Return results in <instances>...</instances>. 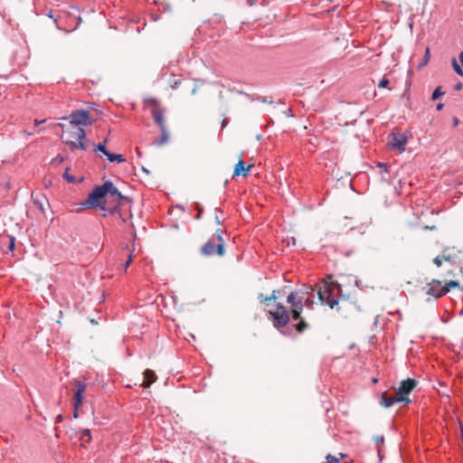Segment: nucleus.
Returning <instances> with one entry per match:
<instances>
[{
    "instance_id": "nucleus-1",
    "label": "nucleus",
    "mask_w": 463,
    "mask_h": 463,
    "mask_svg": "<svg viewBox=\"0 0 463 463\" xmlns=\"http://www.w3.org/2000/svg\"><path fill=\"white\" fill-rule=\"evenodd\" d=\"M124 202L130 203L131 200L123 195L111 181H106L102 185H96L80 205L82 209L99 208L113 213Z\"/></svg>"
},
{
    "instance_id": "nucleus-2",
    "label": "nucleus",
    "mask_w": 463,
    "mask_h": 463,
    "mask_svg": "<svg viewBox=\"0 0 463 463\" xmlns=\"http://www.w3.org/2000/svg\"><path fill=\"white\" fill-rule=\"evenodd\" d=\"M315 291H316V288L309 286V287H305V291H300V294H301V296H304V294H308L311 297H313ZM317 296H318V298H319V301L321 302V304L327 305L331 308H334L335 306H336L338 304V300L332 297V289L326 282H322L318 286V288L317 289ZM298 294H299V292H290L287 298L288 303L290 304L291 306L295 305V303H297V301H298L297 297Z\"/></svg>"
},
{
    "instance_id": "nucleus-3",
    "label": "nucleus",
    "mask_w": 463,
    "mask_h": 463,
    "mask_svg": "<svg viewBox=\"0 0 463 463\" xmlns=\"http://www.w3.org/2000/svg\"><path fill=\"white\" fill-rule=\"evenodd\" d=\"M59 126L61 127L69 137L64 139V143L69 146L71 151H74L75 149L85 151L87 149V146L84 142L86 132L82 128L71 125L66 128V126L61 123H60Z\"/></svg>"
},
{
    "instance_id": "nucleus-4",
    "label": "nucleus",
    "mask_w": 463,
    "mask_h": 463,
    "mask_svg": "<svg viewBox=\"0 0 463 463\" xmlns=\"http://www.w3.org/2000/svg\"><path fill=\"white\" fill-rule=\"evenodd\" d=\"M202 253L205 256L217 254L224 255V241L222 236V230H217L216 233L202 247Z\"/></svg>"
},
{
    "instance_id": "nucleus-5",
    "label": "nucleus",
    "mask_w": 463,
    "mask_h": 463,
    "mask_svg": "<svg viewBox=\"0 0 463 463\" xmlns=\"http://www.w3.org/2000/svg\"><path fill=\"white\" fill-rule=\"evenodd\" d=\"M70 118V125L80 127L81 126H90L92 125V120L90 119V113L85 109H76L73 110L70 116L62 117L61 119Z\"/></svg>"
},
{
    "instance_id": "nucleus-6",
    "label": "nucleus",
    "mask_w": 463,
    "mask_h": 463,
    "mask_svg": "<svg viewBox=\"0 0 463 463\" xmlns=\"http://www.w3.org/2000/svg\"><path fill=\"white\" fill-rule=\"evenodd\" d=\"M277 309L275 311H269V315L273 318V325L276 328L285 326L289 321V314L286 307L280 303L276 304Z\"/></svg>"
},
{
    "instance_id": "nucleus-7",
    "label": "nucleus",
    "mask_w": 463,
    "mask_h": 463,
    "mask_svg": "<svg viewBox=\"0 0 463 463\" xmlns=\"http://www.w3.org/2000/svg\"><path fill=\"white\" fill-rule=\"evenodd\" d=\"M408 142V136L404 133H392L389 140V146L391 149H397L399 152L405 150V146Z\"/></svg>"
},
{
    "instance_id": "nucleus-8",
    "label": "nucleus",
    "mask_w": 463,
    "mask_h": 463,
    "mask_svg": "<svg viewBox=\"0 0 463 463\" xmlns=\"http://www.w3.org/2000/svg\"><path fill=\"white\" fill-rule=\"evenodd\" d=\"M154 105V108L151 110V115L154 118V121L159 127L160 129L167 128L165 117H164V109L159 106L156 99H152L149 100Z\"/></svg>"
},
{
    "instance_id": "nucleus-9",
    "label": "nucleus",
    "mask_w": 463,
    "mask_h": 463,
    "mask_svg": "<svg viewBox=\"0 0 463 463\" xmlns=\"http://www.w3.org/2000/svg\"><path fill=\"white\" fill-rule=\"evenodd\" d=\"M449 292L448 287H443L439 280H432L428 284L427 294L439 298Z\"/></svg>"
},
{
    "instance_id": "nucleus-10",
    "label": "nucleus",
    "mask_w": 463,
    "mask_h": 463,
    "mask_svg": "<svg viewBox=\"0 0 463 463\" xmlns=\"http://www.w3.org/2000/svg\"><path fill=\"white\" fill-rule=\"evenodd\" d=\"M416 385V380L408 378L401 383L399 388L395 392V394L402 398H408L407 395L415 388Z\"/></svg>"
},
{
    "instance_id": "nucleus-11",
    "label": "nucleus",
    "mask_w": 463,
    "mask_h": 463,
    "mask_svg": "<svg viewBox=\"0 0 463 463\" xmlns=\"http://www.w3.org/2000/svg\"><path fill=\"white\" fill-rule=\"evenodd\" d=\"M411 401L409 398H402L401 396H397L394 394L393 396H388L386 392L383 393L381 399V405L385 408H390L396 402H405L410 403Z\"/></svg>"
},
{
    "instance_id": "nucleus-12",
    "label": "nucleus",
    "mask_w": 463,
    "mask_h": 463,
    "mask_svg": "<svg viewBox=\"0 0 463 463\" xmlns=\"http://www.w3.org/2000/svg\"><path fill=\"white\" fill-rule=\"evenodd\" d=\"M76 392L73 397V404L76 406H80L83 400V393L87 389V384L80 381L74 382Z\"/></svg>"
},
{
    "instance_id": "nucleus-13",
    "label": "nucleus",
    "mask_w": 463,
    "mask_h": 463,
    "mask_svg": "<svg viewBox=\"0 0 463 463\" xmlns=\"http://www.w3.org/2000/svg\"><path fill=\"white\" fill-rule=\"evenodd\" d=\"M144 381L142 383V386L144 388H148L150 385L156 382V373L153 370L146 369L143 373Z\"/></svg>"
},
{
    "instance_id": "nucleus-14",
    "label": "nucleus",
    "mask_w": 463,
    "mask_h": 463,
    "mask_svg": "<svg viewBox=\"0 0 463 463\" xmlns=\"http://www.w3.org/2000/svg\"><path fill=\"white\" fill-rule=\"evenodd\" d=\"M251 165H248L247 167L244 166V163L242 160H239V162L235 165L234 171H233V176L238 175H247L250 169Z\"/></svg>"
},
{
    "instance_id": "nucleus-15",
    "label": "nucleus",
    "mask_w": 463,
    "mask_h": 463,
    "mask_svg": "<svg viewBox=\"0 0 463 463\" xmlns=\"http://www.w3.org/2000/svg\"><path fill=\"white\" fill-rule=\"evenodd\" d=\"M304 303L312 305L313 301L310 299L309 297L305 298L304 296H298L297 303H295V305H292V309H298L299 310V312L302 313Z\"/></svg>"
},
{
    "instance_id": "nucleus-16",
    "label": "nucleus",
    "mask_w": 463,
    "mask_h": 463,
    "mask_svg": "<svg viewBox=\"0 0 463 463\" xmlns=\"http://www.w3.org/2000/svg\"><path fill=\"white\" fill-rule=\"evenodd\" d=\"M33 203L42 212L44 213V201L45 198L42 194H32Z\"/></svg>"
},
{
    "instance_id": "nucleus-17",
    "label": "nucleus",
    "mask_w": 463,
    "mask_h": 463,
    "mask_svg": "<svg viewBox=\"0 0 463 463\" xmlns=\"http://www.w3.org/2000/svg\"><path fill=\"white\" fill-rule=\"evenodd\" d=\"M162 136L159 139H156L153 142V144L156 146H161L165 144H166L169 140V134L167 128L165 129H160Z\"/></svg>"
},
{
    "instance_id": "nucleus-18",
    "label": "nucleus",
    "mask_w": 463,
    "mask_h": 463,
    "mask_svg": "<svg viewBox=\"0 0 463 463\" xmlns=\"http://www.w3.org/2000/svg\"><path fill=\"white\" fill-rule=\"evenodd\" d=\"M107 158L109 162H115L117 161L118 163H123L126 161V158L123 156V155L121 154H113V153H109L108 156H107Z\"/></svg>"
},
{
    "instance_id": "nucleus-19",
    "label": "nucleus",
    "mask_w": 463,
    "mask_h": 463,
    "mask_svg": "<svg viewBox=\"0 0 463 463\" xmlns=\"http://www.w3.org/2000/svg\"><path fill=\"white\" fill-rule=\"evenodd\" d=\"M90 439H91L90 430L84 429V430H80V439L81 440L82 444L85 442H90Z\"/></svg>"
},
{
    "instance_id": "nucleus-20",
    "label": "nucleus",
    "mask_w": 463,
    "mask_h": 463,
    "mask_svg": "<svg viewBox=\"0 0 463 463\" xmlns=\"http://www.w3.org/2000/svg\"><path fill=\"white\" fill-rule=\"evenodd\" d=\"M106 144H107V139H105L102 143H99L95 146V151H99V152H101L103 155H105L107 156L108 154L109 153V151L107 150Z\"/></svg>"
},
{
    "instance_id": "nucleus-21",
    "label": "nucleus",
    "mask_w": 463,
    "mask_h": 463,
    "mask_svg": "<svg viewBox=\"0 0 463 463\" xmlns=\"http://www.w3.org/2000/svg\"><path fill=\"white\" fill-rule=\"evenodd\" d=\"M280 290H273L269 297L264 298L265 303L269 304L271 300H276L280 296Z\"/></svg>"
},
{
    "instance_id": "nucleus-22",
    "label": "nucleus",
    "mask_w": 463,
    "mask_h": 463,
    "mask_svg": "<svg viewBox=\"0 0 463 463\" xmlns=\"http://www.w3.org/2000/svg\"><path fill=\"white\" fill-rule=\"evenodd\" d=\"M451 63L455 72L459 76H463V71L455 58L452 59Z\"/></svg>"
},
{
    "instance_id": "nucleus-23",
    "label": "nucleus",
    "mask_w": 463,
    "mask_h": 463,
    "mask_svg": "<svg viewBox=\"0 0 463 463\" xmlns=\"http://www.w3.org/2000/svg\"><path fill=\"white\" fill-rule=\"evenodd\" d=\"M444 94L443 91H441V88L438 87L435 89V90L432 93L431 99L433 100L438 99L439 97H441Z\"/></svg>"
},
{
    "instance_id": "nucleus-24",
    "label": "nucleus",
    "mask_w": 463,
    "mask_h": 463,
    "mask_svg": "<svg viewBox=\"0 0 463 463\" xmlns=\"http://www.w3.org/2000/svg\"><path fill=\"white\" fill-rule=\"evenodd\" d=\"M449 260V257H440V256H437L433 262L436 264L437 267H440L441 264H442V260Z\"/></svg>"
},
{
    "instance_id": "nucleus-25",
    "label": "nucleus",
    "mask_w": 463,
    "mask_h": 463,
    "mask_svg": "<svg viewBox=\"0 0 463 463\" xmlns=\"http://www.w3.org/2000/svg\"><path fill=\"white\" fill-rule=\"evenodd\" d=\"M9 244L8 249L10 251H13L15 245V238L12 235H8Z\"/></svg>"
},
{
    "instance_id": "nucleus-26",
    "label": "nucleus",
    "mask_w": 463,
    "mask_h": 463,
    "mask_svg": "<svg viewBox=\"0 0 463 463\" xmlns=\"http://www.w3.org/2000/svg\"><path fill=\"white\" fill-rule=\"evenodd\" d=\"M307 327V324L303 319H300V322L297 326V330L298 332H303L304 329H306Z\"/></svg>"
},
{
    "instance_id": "nucleus-27",
    "label": "nucleus",
    "mask_w": 463,
    "mask_h": 463,
    "mask_svg": "<svg viewBox=\"0 0 463 463\" xmlns=\"http://www.w3.org/2000/svg\"><path fill=\"white\" fill-rule=\"evenodd\" d=\"M326 463H340L339 459L332 455H327Z\"/></svg>"
},
{
    "instance_id": "nucleus-28",
    "label": "nucleus",
    "mask_w": 463,
    "mask_h": 463,
    "mask_svg": "<svg viewBox=\"0 0 463 463\" xmlns=\"http://www.w3.org/2000/svg\"><path fill=\"white\" fill-rule=\"evenodd\" d=\"M389 85V80L383 77L378 83L379 88H386Z\"/></svg>"
},
{
    "instance_id": "nucleus-29",
    "label": "nucleus",
    "mask_w": 463,
    "mask_h": 463,
    "mask_svg": "<svg viewBox=\"0 0 463 463\" xmlns=\"http://www.w3.org/2000/svg\"><path fill=\"white\" fill-rule=\"evenodd\" d=\"M291 314L294 320H298L300 318L301 312H299V310L292 309Z\"/></svg>"
},
{
    "instance_id": "nucleus-30",
    "label": "nucleus",
    "mask_w": 463,
    "mask_h": 463,
    "mask_svg": "<svg viewBox=\"0 0 463 463\" xmlns=\"http://www.w3.org/2000/svg\"><path fill=\"white\" fill-rule=\"evenodd\" d=\"M458 286V283L455 280H450L449 281L444 287H448L449 290L450 289V288H456Z\"/></svg>"
},
{
    "instance_id": "nucleus-31",
    "label": "nucleus",
    "mask_w": 463,
    "mask_h": 463,
    "mask_svg": "<svg viewBox=\"0 0 463 463\" xmlns=\"http://www.w3.org/2000/svg\"><path fill=\"white\" fill-rule=\"evenodd\" d=\"M374 440H375L376 444H377L378 446H380V445L383 444V442H384V438H383V436H375V437H374Z\"/></svg>"
},
{
    "instance_id": "nucleus-32",
    "label": "nucleus",
    "mask_w": 463,
    "mask_h": 463,
    "mask_svg": "<svg viewBox=\"0 0 463 463\" xmlns=\"http://www.w3.org/2000/svg\"><path fill=\"white\" fill-rule=\"evenodd\" d=\"M429 59H430V49L427 48L426 52H425V55H424V59H423L422 64H426L429 61Z\"/></svg>"
},
{
    "instance_id": "nucleus-33",
    "label": "nucleus",
    "mask_w": 463,
    "mask_h": 463,
    "mask_svg": "<svg viewBox=\"0 0 463 463\" xmlns=\"http://www.w3.org/2000/svg\"><path fill=\"white\" fill-rule=\"evenodd\" d=\"M132 262V255L130 254L125 263V267H124V271L127 272V269H128V267L130 265V263Z\"/></svg>"
},
{
    "instance_id": "nucleus-34",
    "label": "nucleus",
    "mask_w": 463,
    "mask_h": 463,
    "mask_svg": "<svg viewBox=\"0 0 463 463\" xmlns=\"http://www.w3.org/2000/svg\"><path fill=\"white\" fill-rule=\"evenodd\" d=\"M378 166H379L380 168H382V169H383V171H384V172H386V171H387V167H388V166H387V165H386V164H384V163H379V164H378Z\"/></svg>"
},
{
    "instance_id": "nucleus-35",
    "label": "nucleus",
    "mask_w": 463,
    "mask_h": 463,
    "mask_svg": "<svg viewBox=\"0 0 463 463\" xmlns=\"http://www.w3.org/2000/svg\"><path fill=\"white\" fill-rule=\"evenodd\" d=\"M73 406H74L73 417L76 419L79 416V413H78V407L79 406H76L74 404H73Z\"/></svg>"
},
{
    "instance_id": "nucleus-36",
    "label": "nucleus",
    "mask_w": 463,
    "mask_h": 463,
    "mask_svg": "<svg viewBox=\"0 0 463 463\" xmlns=\"http://www.w3.org/2000/svg\"><path fill=\"white\" fill-rule=\"evenodd\" d=\"M65 178L68 180V182L72 183L74 182V178L68 174L65 175Z\"/></svg>"
},
{
    "instance_id": "nucleus-37",
    "label": "nucleus",
    "mask_w": 463,
    "mask_h": 463,
    "mask_svg": "<svg viewBox=\"0 0 463 463\" xmlns=\"http://www.w3.org/2000/svg\"><path fill=\"white\" fill-rule=\"evenodd\" d=\"M462 89V83L458 82V84L455 85V90H459Z\"/></svg>"
},
{
    "instance_id": "nucleus-38",
    "label": "nucleus",
    "mask_w": 463,
    "mask_h": 463,
    "mask_svg": "<svg viewBox=\"0 0 463 463\" xmlns=\"http://www.w3.org/2000/svg\"><path fill=\"white\" fill-rule=\"evenodd\" d=\"M44 121H45L44 119L43 120H37V119H35L34 120V125L35 126H39L40 124L43 123Z\"/></svg>"
},
{
    "instance_id": "nucleus-39",
    "label": "nucleus",
    "mask_w": 463,
    "mask_h": 463,
    "mask_svg": "<svg viewBox=\"0 0 463 463\" xmlns=\"http://www.w3.org/2000/svg\"><path fill=\"white\" fill-rule=\"evenodd\" d=\"M266 298V297H264V296H263V294H261V293H260V294H259V296H258V298H259L261 302H265V301H264V298Z\"/></svg>"
},
{
    "instance_id": "nucleus-40",
    "label": "nucleus",
    "mask_w": 463,
    "mask_h": 463,
    "mask_svg": "<svg viewBox=\"0 0 463 463\" xmlns=\"http://www.w3.org/2000/svg\"><path fill=\"white\" fill-rule=\"evenodd\" d=\"M62 420V416L60 414L56 417L55 422H61Z\"/></svg>"
},
{
    "instance_id": "nucleus-41",
    "label": "nucleus",
    "mask_w": 463,
    "mask_h": 463,
    "mask_svg": "<svg viewBox=\"0 0 463 463\" xmlns=\"http://www.w3.org/2000/svg\"><path fill=\"white\" fill-rule=\"evenodd\" d=\"M442 108H443V104H442V103H439V104L437 105V110H441V109H442Z\"/></svg>"
},
{
    "instance_id": "nucleus-42",
    "label": "nucleus",
    "mask_w": 463,
    "mask_h": 463,
    "mask_svg": "<svg viewBox=\"0 0 463 463\" xmlns=\"http://www.w3.org/2000/svg\"><path fill=\"white\" fill-rule=\"evenodd\" d=\"M250 5H252L256 3V0H247Z\"/></svg>"
},
{
    "instance_id": "nucleus-43",
    "label": "nucleus",
    "mask_w": 463,
    "mask_h": 463,
    "mask_svg": "<svg viewBox=\"0 0 463 463\" xmlns=\"http://www.w3.org/2000/svg\"><path fill=\"white\" fill-rule=\"evenodd\" d=\"M179 84V81L178 80H175L174 85H172V88H176Z\"/></svg>"
},
{
    "instance_id": "nucleus-44",
    "label": "nucleus",
    "mask_w": 463,
    "mask_h": 463,
    "mask_svg": "<svg viewBox=\"0 0 463 463\" xmlns=\"http://www.w3.org/2000/svg\"><path fill=\"white\" fill-rule=\"evenodd\" d=\"M458 123V120L457 118H454V124L457 125Z\"/></svg>"
},
{
    "instance_id": "nucleus-45",
    "label": "nucleus",
    "mask_w": 463,
    "mask_h": 463,
    "mask_svg": "<svg viewBox=\"0 0 463 463\" xmlns=\"http://www.w3.org/2000/svg\"><path fill=\"white\" fill-rule=\"evenodd\" d=\"M225 125H226V120L224 119V120L222 121V127H224Z\"/></svg>"
},
{
    "instance_id": "nucleus-46",
    "label": "nucleus",
    "mask_w": 463,
    "mask_h": 463,
    "mask_svg": "<svg viewBox=\"0 0 463 463\" xmlns=\"http://www.w3.org/2000/svg\"><path fill=\"white\" fill-rule=\"evenodd\" d=\"M354 283H355V286H358V280L357 279L354 280Z\"/></svg>"
},
{
    "instance_id": "nucleus-47",
    "label": "nucleus",
    "mask_w": 463,
    "mask_h": 463,
    "mask_svg": "<svg viewBox=\"0 0 463 463\" xmlns=\"http://www.w3.org/2000/svg\"><path fill=\"white\" fill-rule=\"evenodd\" d=\"M145 172L148 173V171L146 170V168L143 167L142 168Z\"/></svg>"
}]
</instances>
